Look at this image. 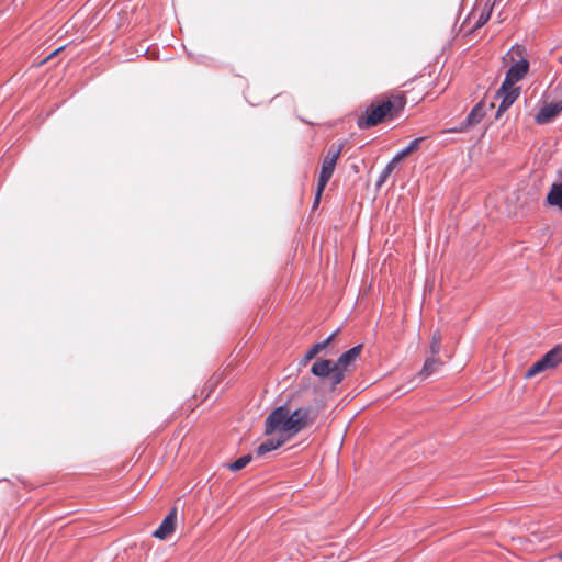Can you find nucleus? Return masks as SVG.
Listing matches in <instances>:
<instances>
[{
    "label": "nucleus",
    "mask_w": 562,
    "mask_h": 562,
    "mask_svg": "<svg viewBox=\"0 0 562 562\" xmlns=\"http://www.w3.org/2000/svg\"><path fill=\"white\" fill-rule=\"evenodd\" d=\"M520 95V88L515 86L506 87V89H503V85L497 90L496 97L501 98V103L498 105V109L496 111V119H499L501 115L506 112L512 104L518 99Z\"/></svg>",
    "instance_id": "obj_6"
},
{
    "label": "nucleus",
    "mask_w": 562,
    "mask_h": 562,
    "mask_svg": "<svg viewBox=\"0 0 562 562\" xmlns=\"http://www.w3.org/2000/svg\"><path fill=\"white\" fill-rule=\"evenodd\" d=\"M541 359L549 369L558 367L562 362V345L553 347L551 350L546 352Z\"/></svg>",
    "instance_id": "obj_12"
},
{
    "label": "nucleus",
    "mask_w": 562,
    "mask_h": 562,
    "mask_svg": "<svg viewBox=\"0 0 562 562\" xmlns=\"http://www.w3.org/2000/svg\"><path fill=\"white\" fill-rule=\"evenodd\" d=\"M393 106L394 104L390 99L378 105L371 104L367 109L366 115H362L358 119L357 124L359 128L363 130L378 125L383 120V117L389 112H391Z\"/></svg>",
    "instance_id": "obj_4"
},
{
    "label": "nucleus",
    "mask_w": 562,
    "mask_h": 562,
    "mask_svg": "<svg viewBox=\"0 0 562 562\" xmlns=\"http://www.w3.org/2000/svg\"><path fill=\"white\" fill-rule=\"evenodd\" d=\"M524 49L519 46L513 47L503 57L504 63L510 61L513 65L506 72L503 81V89L506 87L515 86L516 82L520 81L529 70V61L524 56Z\"/></svg>",
    "instance_id": "obj_2"
},
{
    "label": "nucleus",
    "mask_w": 562,
    "mask_h": 562,
    "mask_svg": "<svg viewBox=\"0 0 562 562\" xmlns=\"http://www.w3.org/2000/svg\"><path fill=\"white\" fill-rule=\"evenodd\" d=\"M560 559H562V553L560 554Z\"/></svg>",
    "instance_id": "obj_26"
},
{
    "label": "nucleus",
    "mask_w": 562,
    "mask_h": 562,
    "mask_svg": "<svg viewBox=\"0 0 562 562\" xmlns=\"http://www.w3.org/2000/svg\"><path fill=\"white\" fill-rule=\"evenodd\" d=\"M311 372L318 378H330L333 386L340 384L345 378L344 370L328 359H319L315 361L311 368Z\"/></svg>",
    "instance_id": "obj_5"
},
{
    "label": "nucleus",
    "mask_w": 562,
    "mask_h": 562,
    "mask_svg": "<svg viewBox=\"0 0 562 562\" xmlns=\"http://www.w3.org/2000/svg\"><path fill=\"white\" fill-rule=\"evenodd\" d=\"M361 350L362 345H357L350 348L338 358V360L336 361V366H338V368H341L345 371L346 368L359 357Z\"/></svg>",
    "instance_id": "obj_10"
},
{
    "label": "nucleus",
    "mask_w": 562,
    "mask_h": 562,
    "mask_svg": "<svg viewBox=\"0 0 562 562\" xmlns=\"http://www.w3.org/2000/svg\"><path fill=\"white\" fill-rule=\"evenodd\" d=\"M548 369L549 368L546 366L544 361L542 359H539L527 370L525 376L527 379H530Z\"/></svg>",
    "instance_id": "obj_16"
},
{
    "label": "nucleus",
    "mask_w": 562,
    "mask_h": 562,
    "mask_svg": "<svg viewBox=\"0 0 562 562\" xmlns=\"http://www.w3.org/2000/svg\"><path fill=\"white\" fill-rule=\"evenodd\" d=\"M562 112V101L546 104L536 114L535 120L538 124H546L553 120L559 113Z\"/></svg>",
    "instance_id": "obj_9"
},
{
    "label": "nucleus",
    "mask_w": 562,
    "mask_h": 562,
    "mask_svg": "<svg viewBox=\"0 0 562 562\" xmlns=\"http://www.w3.org/2000/svg\"><path fill=\"white\" fill-rule=\"evenodd\" d=\"M251 461L250 454H245L235 460L233 463L229 464V470L233 472L239 471L244 469L249 462Z\"/></svg>",
    "instance_id": "obj_17"
},
{
    "label": "nucleus",
    "mask_w": 562,
    "mask_h": 562,
    "mask_svg": "<svg viewBox=\"0 0 562 562\" xmlns=\"http://www.w3.org/2000/svg\"><path fill=\"white\" fill-rule=\"evenodd\" d=\"M286 438L281 436L280 438H270L260 443L256 450L258 456H265L268 452H271L279 447H281L285 442Z\"/></svg>",
    "instance_id": "obj_13"
},
{
    "label": "nucleus",
    "mask_w": 562,
    "mask_h": 562,
    "mask_svg": "<svg viewBox=\"0 0 562 562\" xmlns=\"http://www.w3.org/2000/svg\"><path fill=\"white\" fill-rule=\"evenodd\" d=\"M315 416L311 406L299 407L291 411L288 405L274 408L265 422V432L271 435L280 432L290 438L299 434L313 423Z\"/></svg>",
    "instance_id": "obj_1"
},
{
    "label": "nucleus",
    "mask_w": 562,
    "mask_h": 562,
    "mask_svg": "<svg viewBox=\"0 0 562 562\" xmlns=\"http://www.w3.org/2000/svg\"><path fill=\"white\" fill-rule=\"evenodd\" d=\"M61 48H58V49H55V52H53L46 59H49L50 57H53L54 55H56Z\"/></svg>",
    "instance_id": "obj_25"
},
{
    "label": "nucleus",
    "mask_w": 562,
    "mask_h": 562,
    "mask_svg": "<svg viewBox=\"0 0 562 562\" xmlns=\"http://www.w3.org/2000/svg\"><path fill=\"white\" fill-rule=\"evenodd\" d=\"M485 115L484 105L482 102L477 103L467 115L465 120L460 124L459 127L451 128L450 132L460 133L481 122Z\"/></svg>",
    "instance_id": "obj_8"
},
{
    "label": "nucleus",
    "mask_w": 562,
    "mask_h": 562,
    "mask_svg": "<svg viewBox=\"0 0 562 562\" xmlns=\"http://www.w3.org/2000/svg\"><path fill=\"white\" fill-rule=\"evenodd\" d=\"M441 364L442 362L438 358H436V356L431 355V357L425 360V363L419 372V375H422L423 378H427L430 374H432Z\"/></svg>",
    "instance_id": "obj_15"
},
{
    "label": "nucleus",
    "mask_w": 562,
    "mask_h": 562,
    "mask_svg": "<svg viewBox=\"0 0 562 562\" xmlns=\"http://www.w3.org/2000/svg\"><path fill=\"white\" fill-rule=\"evenodd\" d=\"M547 202L562 211V182L552 184L547 195Z\"/></svg>",
    "instance_id": "obj_14"
},
{
    "label": "nucleus",
    "mask_w": 562,
    "mask_h": 562,
    "mask_svg": "<svg viewBox=\"0 0 562 562\" xmlns=\"http://www.w3.org/2000/svg\"><path fill=\"white\" fill-rule=\"evenodd\" d=\"M322 195H318V189L316 190V194H315V201H314V205L313 207H317L318 203H319V199H321Z\"/></svg>",
    "instance_id": "obj_24"
},
{
    "label": "nucleus",
    "mask_w": 562,
    "mask_h": 562,
    "mask_svg": "<svg viewBox=\"0 0 562 562\" xmlns=\"http://www.w3.org/2000/svg\"><path fill=\"white\" fill-rule=\"evenodd\" d=\"M336 333L331 334L328 338L325 340L314 344L304 355L303 359L301 360V364L305 366L312 359H314L322 350H324L331 339L335 337Z\"/></svg>",
    "instance_id": "obj_11"
},
{
    "label": "nucleus",
    "mask_w": 562,
    "mask_h": 562,
    "mask_svg": "<svg viewBox=\"0 0 562 562\" xmlns=\"http://www.w3.org/2000/svg\"><path fill=\"white\" fill-rule=\"evenodd\" d=\"M177 525V508L173 507L161 521L159 527L153 532L157 539L165 540L175 532Z\"/></svg>",
    "instance_id": "obj_7"
},
{
    "label": "nucleus",
    "mask_w": 562,
    "mask_h": 562,
    "mask_svg": "<svg viewBox=\"0 0 562 562\" xmlns=\"http://www.w3.org/2000/svg\"><path fill=\"white\" fill-rule=\"evenodd\" d=\"M425 139V137H418L413 139L405 148H403L401 151L402 154L407 157L412 153H414L420 145V143Z\"/></svg>",
    "instance_id": "obj_21"
},
{
    "label": "nucleus",
    "mask_w": 562,
    "mask_h": 562,
    "mask_svg": "<svg viewBox=\"0 0 562 562\" xmlns=\"http://www.w3.org/2000/svg\"><path fill=\"white\" fill-rule=\"evenodd\" d=\"M441 340H442V338H441L440 333L438 330L435 331L431 336V342H430L431 355L437 356L440 352Z\"/></svg>",
    "instance_id": "obj_18"
},
{
    "label": "nucleus",
    "mask_w": 562,
    "mask_h": 562,
    "mask_svg": "<svg viewBox=\"0 0 562 562\" xmlns=\"http://www.w3.org/2000/svg\"><path fill=\"white\" fill-rule=\"evenodd\" d=\"M341 149H342L341 145H339V146L331 145L329 147L326 156L324 157L322 167H321L319 177H318V183H317L318 184V195H322L325 187L327 186L328 181L330 180V178L334 173L337 160L340 157Z\"/></svg>",
    "instance_id": "obj_3"
},
{
    "label": "nucleus",
    "mask_w": 562,
    "mask_h": 562,
    "mask_svg": "<svg viewBox=\"0 0 562 562\" xmlns=\"http://www.w3.org/2000/svg\"><path fill=\"white\" fill-rule=\"evenodd\" d=\"M395 167L392 166L390 162L384 167V169L381 171L376 180L378 188L382 187V184L386 181V179L390 177Z\"/></svg>",
    "instance_id": "obj_20"
},
{
    "label": "nucleus",
    "mask_w": 562,
    "mask_h": 562,
    "mask_svg": "<svg viewBox=\"0 0 562 562\" xmlns=\"http://www.w3.org/2000/svg\"><path fill=\"white\" fill-rule=\"evenodd\" d=\"M491 13H492V8H487V5H486L485 9L480 13V15L474 24V29L482 27L490 20Z\"/></svg>",
    "instance_id": "obj_19"
},
{
    "label": "nucleus",
    "mask_w": 562,
    "mask_h": 562,
    "mask_svg": "<svg viewBox=\"0 0 562 562\" xmlns=\"http://www.w3.org/2000/svg\"><path fill=\"white\" fill-rule=\"evenodd\" d=\"M394 104L393 109L396 108L398 110L403 109L406 104V99L404 94H396L393 97V100H391Z\"/></svg>",
    "instance_id": "obj_22"
},
{
    "label": "nucleus",
    "mask_w": 562,
    "mask_h": 562,
    "mask_svg": "<svg viewBox=\"0 0 562 562\" xmlns=\"http://www.w3.org/2000/svg\"><path fill=\"white\" fill-rule=\"evenodd\" d=\"M405 158V156L402 154V151L400 150L393 158L392 160L390 161V164L392 166H394L396 168V166Z\"/></svg>",
    "instance_id": "obj_23"
}]
</instances>
